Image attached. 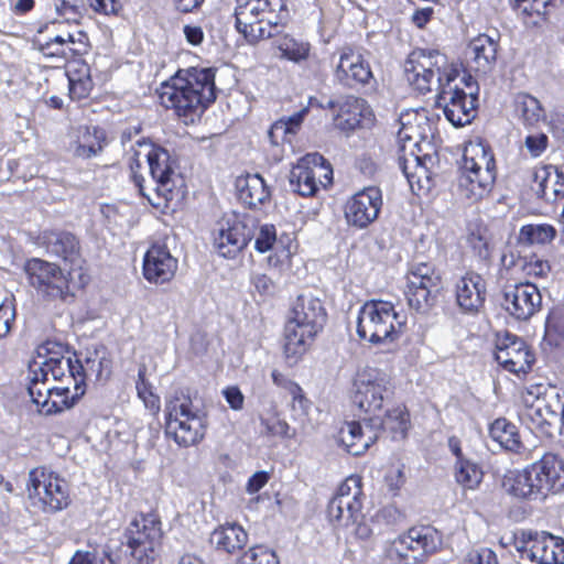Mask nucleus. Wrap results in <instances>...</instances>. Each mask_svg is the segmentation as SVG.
<instances>
[{
	"label": "nucleus",
	"mask_w": 564,
	"mask_h": 564,
	"mask_svg": "<svg viewBox=\"0 0 564 564\" xmlns=\"http://www.w3.org/2000/svg\"><path fill=\"white\" fill-rule=\"evenodd\" d=\"M37 243L45 251L63 261L77 275V285L87 288L91 281L89 265L83 254L80 239L65 229H45L37 236Z\"/></svg>",
	"instance_id": "13"
},
{
	"label": "nucleus",
	"mask_w": 564,
	"mask_h": 564,
	"mask_svg": "<svg viewBox=\"0 0 564 564\" xmlns=\"http://www.w3.org/2000/svg\"><path fill=\"white\" fill-rule=\"evenodd\" d=\"M28 285L47 302L73 303L77 292L86 288L77 285V275L64 270L58 263L32 257L22 267Z\"/></svg>",
	"instance_id": "5"
},
{
	"label": "nucleus",
	"mask_w": 564,
	"mask_h": 564,
	"mask_svg": "<svg viewBox=\"0 0 564 564\" xmlns=\"http://www.w3.org/2000/svg\"><path fill=\"white\" fill-rule=\"evenodd\" d=\"M40 368H44L47 376L51 373L55 381L64 382V379H70L74 383H79L78 381L83 379L79 377V371L82 368V361L75 357H61V358H48L43 362V365L39 366Z\"/></svg>",
	"instance_id": "44"
},
{
	"label": "nucleus",
	"mask_w": 564,
	"mask_h": 564,
	"mask_svg": "<svg viewBox=\"0 0 564 564\" xmlns=\"http://www.w3.org/2000/svg\"><path fill=\"white\" fill-rule=\"evenodd\" d=\"M276 242V230L273 225H263L260 227L258 236L254 241V249L264 253L271 250Z\"/></svg>",
	"instance_id": "61"
},
{
	"label": "nucleus",
	"mask_w": 564,
	"mask_h": 564,
	"mask_svg": "<svg viewBox=\"0 0 564 564\" xmlns=\"http://www.w3.org/2000/svg\"><path fill=\"white\" fill-rule=\"evenodd\" d=\"M436 104L443 107L446 119L455 127L473 121L477 112V87L471 75L460 77L455 68L437 78Z\"/></svg>",
	"instance_id": "6"
},
{
	"label": "nucleus",
	"mask_w": 564,
	"mask_h": 564,
	"mask_svg": "<svg viewBox=\"0 0 564 564\" xmlns=\"http://www.w3.org/2000/svg\"><path fill=\"white\" fill-rule=\"evenodd\" d=\"M147 372V365H140L138 368V379L135 381L137 394L150 413L156 416L161 411V399L160 395L154 392L153 386L148 380Z\"/></svg>",
	"instance_id": "49"
},
{
	"label": "nucleus",
	"mask_w": 564,
	"mask_h": 564,
	"mask_svg": "<svg viewBox=\"0 0 564 564\" xmlns=\"http://www.w3.org/2000/svg\"><path fill=\"white\" fill-rule=\"evenodd\" d=\"M261 424L264 429V433L269 436L291 438L295 434L294 431L291 432V427L288 422L279 417L262 419Z\"/></svg>",
	"instance_id": "60"
},
{
	"label": "nucleus",
	"mask_w": 564,
	"mask_h": 564,
	"mask_svg": "<svg viewBox=\"0 0 564 564\" xmlns=\"http://www.w3.org/2000/svg\"><path fill=\"white\" fill-rule=\"evenodd\" d=\"M68 97L82 106L87 105L94 90V80L89 64L83 58H74L66 67Z\"/></svg>",
	"instance_id": "32"
},
{
	"label": "nucleus",
	"mask_w": 564,
	"mask_h": 564,
	"mask_svg": "<svg viewBox=\"0 0 564 564\" xmlns=\"http://www.w3.org/2000/svg\"><path fill=\"white\" fill-rule=\"evenodd\" d=\"M278 48L283 57L294 63L306 61L311 53L308 42L295 39L290 34H285L279 40Z\"/></svg>",
	"instance_id": "51"
},
{
	"label": "nucleus",
	"mask_w": 564,
	"mask_h": 564,
	"mask_svg": "<svg viewBox=\"0 0 564 564\" xmlns=\"http://www.w3.org/2000/svg\"><path fill=\"white\" fill-rule=\"evenodd\" d=\"M250 238L248 226L234 215L221 219L214 243L221 257L232 259L247 247Z\"/></svg>",
	"instance_id": "28"
},
{
	"label": "nucleus",
	"mask_w": 564,
	"mask_h": 564,
	"mask_svg": "<svg viewBox=\"0 0 564 564\" xmlns=\"http://www.w3.org/2000/svg\"><path fill=\"white\" fill-rule=\"evenodd\" d=\"M547 397V387L540 383H532L520 391V398L523 406H535L544 402Z\"/></svg>",
	"instance_id": "58"
},
{
	"label": "nucleus",
	"mask_w": 564,
	"mask_h": 564,
	"mask_svg": "<svg viewBox=\"0 0 564 564\" xmlns=\"http://www.w3.org/2000/svg\"><path fill=\"white\" fill-rule=\"evenodd\" d=\"M215 77L212 67L181 68L158 88L159 104L184 123L194 122L217 99Z\"/></svg>",
	"instance_id": "1"
},
{
	"label": "nucleus",
	"mask_w": 564,
	"mask_h": 564,
	"mask_svg": "<svg viewBox=\"0 0 564 564\" xmlns=\"http://www.w3.org/2000/svg\"><path fill=\"white\" fill-rule=\"evenodd\" d=\"M364 484L359 475L348 476L327 505L329 522H343L345 516L356 519L364 508Z\"/></svg>",
	"instance_id": "21"
},
{
	"label": "nucleus",
	"mask_w": 564,
	"mask_h": 564,
	"mask_svg": "<svg viewBox=\"0 0 564 564\" xmlns=\"http://www.w3.org/2000/svg\"><path fill=\"white\" fill-rule=\"evenodd\" d=\"M370 425L389 433L392 440H404L411 429V414L404 403H399L388 409L383 415L381 412L377 423Z\"/></svg>",
	"instance_id": "38"
},
{
	"label": "nucleus",
	"mask_w": 564,
	"mask_h": 564,
	"mask_svg": "<svg viewBox=\"0 0 564 564\" xmlns=\"http://www.w3.org/2000/svg\"><path fill=\"white\" fill-rule=\"evenodd\" d=\"M107 144L108 133L105 128L97 124L79 126L73 142L74 155L89 160L100 155Z\"/></svg>",
	"instance_id": "34"
},
{
	"label": "nucleus",
	"mask_w": 564,
	"mask_h": 564,
	"mask_svg": "<svg viewBox=\"0 0 564 564\" xmlns=\"http://www.w3.org/2000/svg\"><path fill=\"white\" fill-rule=\"evenodd\" d=\"M398 164L404 174L405 178L409 182V185L412 192L416 195L421 191H429L432 185V172L425 166L423 160L411 152L410 158H406L404 154L399 155Z\"/></svg>",
	"instance_id": "40"
},
{
	"label": "nucleus",
	"mask_w": 564,
	"mask_h": 564,
	"mask_svg": "<svg viewBox=\"0 0 564 564\" xmlns=\"http://www.w3.org/2000/svg\"><path fill=\"white\" fill-rule=\"evenodd\" d=\"M489 437L499 446L514 454L524 449L518 427L506 417H498L488 427Z\"/></svg>",
	"instance_id": "41"
},
{
	"label": "nucleus",
	"mask_w": 564,
	"mask_h": 564,
	"mask_svg": "<svg viewBox=\"0 0 564 564\" xmlns=\"http://www.w3.org/2000/svg\"><path fill=\"white\" fill-rule=\"evenodd\" d=\"M513 117L525 129L536 128L546 120V112L541 101L529 93H518L512 99Z\"/></svg>",
	"instance_id": "36"
},
{
	"label": "nucleus",
	"mask_w": 564,
	"mask_h": 564,
	"mask_svg": "<svg viewBox=\"0 0 564 564\" xmlns=\"http://www.w3.org/2000/svg\"><path fill=\"white\" fill-rule=\"evenodd\" d=\"M443 290L440 270L431 262L411 265L405 274L404 296L408 305L417 313H426L435 306Z\"/></svg>",
	"instance_id": "14"
},
{
	"label": "nucleus",
	"mask_w": 564,
	"mask_h": 564,
	"mask_svg": "<svg viewBox=\"0 0 564 564\" xmlns=\"http://www.w3.org/2000/svg\"><path fill=\"white\" fill-rule=\"evenodd\" d=\"M144 148H135L133 149V154L129 160V170H130V178L133 182L134 186L138 188L140 196L144 198H150L144 192V182L145 178L141 174L142 164L140 161V156L143 153Z\"/></svg>",
	"instance_id": "57"
},
{
	"label": "nucleus",
	"mask_w": 564,
	"mask_h": 564,
	"mask_svg": "<svg viewBox=\"0 0 564 564\" xmlns=\"http://www.w3.org/2000/svg\"><path fill=\"white\" fill-rule=\"evenodd\" d=\"M333 166L321 153H307L297 160L290 174V184L302 197H314L333 185Z\"/></svg>",
	"instance_id": "15"
},
{
	"label": "nucleus",
	"mask_w": 564,
	"mask_h": 564,
	"mask_svg": "<svg viewBox=\"0 0 564 564\" xmlns=\"http://www.w3.org/2000/svg\"><path fill=\"white\" fill-rule=\"evenodd\" d=\"M57 25H59V22H57L56 20L48 21L40 25L37 29V34L33 40V43L36 46L37 51L42 53L45 57L66 58L67 50L64 45L63 34H54L50 37L42 36L45 32L53 34V30Z\"/></svg>",
	"instance_id": "42"
},
{
	"label": "nucleus",
	"mask_w": 564,
	"mask_h": 564,
	"mask_svg": "<svg viewBox=\"0 0 564 564\" xmlns=\"http://www.w3.org/2000/svg\"><path fill=\"white\" fill-rule=\"evenodd\" d=\"M401 516V512L394 506H386L379 509L371 518H366L362 511H360L356 519L349 518L348 514H346L343 522L330 523L337 529L350 528V534L355 541L365 545H372L376 535L380 534V532L376 530V524L380 520L389 521L391 519L392 521H397Z\"/></svg>",
	"instance_id": "26"
},
{
	"label": "nucleus",
	"mask_w": 564,
	"mask_h": 564,
	"mask_svg": "<svg viewBox=\"0 0 564 564\" xmlns=\"http://www.w3.org/2000/svg\"><path fill=\"white\" fill-rule=\"evenodd\" d=\"M236 564H280V562L273 550L256 545L246 551Z\"/></svg>",
	"instance_id": "54"
},
{
	"label": "nucleus",
	"mask_w": 564,
	"mask_h": 564,
	"mask_svg": "<svg viewBox=\"0 0 564 564\" xmlns=\"http://www.w3.org/2000/svg\"><path fill=\"white\" fill-rule=\"evenodd\" d=\"M498 174L494 149L488 140L477 137L464 149L457 169V193L470 204L488 197Z\"/></svg>",
	"instance_id": "2"
},
{
	"label": "nucleus",
	"mask_w": 564,
	"mask_h": 564,
	"mask_svg": "<svg viewBox=\"0 0 564 564\" xmlns=\"http://www.w3.org/2000/svg\"><path fill=\"white\" fill-rule=\"evenodd\" d=\"M454 471L456 482L465 490L477 489L484 478V471L479 464L469 458L455 462Z\"/></svg>",
	"instance_id": "48"
},
{
	"label": "nucleus",
	"mask_w": 564,
	"mask_h": 564,
	"mask_svg": "<svg viewBox=\"0 0 564 564\" xmlns=\"http://www.w3.org/2000/svg\"><path fill=\"white\" fill-rule=\"evenodd\" d=\"M406 329V317L384 300H368L359 308L357 335L371 344L393 343Z\"/></svg>",
	"instance_id": "7"
},
{
	"label": "nucleus",
	"mask_w": 564,
	"mask_h": 564,
	"mask_svg": "<svg viewBox=\"0 0 564 564\" xmlns=\"http://www.w3.org/2000/svg\"><path fill=\"white\" fill-rule=\"evenodd\" d=\"M82 370L79 377L83 379L84 393L86 392L87 380L105 383L112 375V361L107 357H88L85 362H82Z\"/></svg>",
	"instance_id": "45"
},
{
	"label": "nucleus",
	"mask_w": 564,
	"mask_h": 564,
	"mask_svg": "<svg viewBox=\"0 0 564 564\" xmlns=\"http://www.w3.org/2000/svg\"><path fill=\"white\" fill-rule=\"evenodd\" d=\"M56 12L59 17L64 18L66 22L78 23L82 19L79 7L76 0H55Z\"/></svg>",
	"instance_id": "63"
},
{
	"label": "nucleus",
	"mask_w": 564,
	"mask_h": 564,
	"mask_svg": "<svg viewBox=\"0 0 564 564\" xmlns=\"http://www.w3.org/2000/svg\"><path fill=\"white\" fill-rule=\"evenodd\" d=\"M352 387L351 402L356 415L369 424H376L383 409L388 380L379 373L362 371L357 373Z\"/></svg>",
	"instance_id": "16"
},
{
	"label": "nucleus",
	"mask_w": 564,
	"mask_h": 564,
	"mask_svg": "<svg viewBox=\"0 0 564 564\" xmlns=\"http://www.w3.org/2000/svg\"><path fill=\"white\" fill-rule=\"evenodd\" d=\"M532 189L546 203L564 202V171L553 164H540L533 169Z\"/></svg>",
	"instance_id": "30"
},
{
	"label": "nucleus",
	"mask_w": 564,
	"mask_h": 564,
	"mask_svg": "<svg viewBox=\"0 0 564 564\" xmlns=\"http://www.w3.org/2000/svg\"><path fill=\"white\" fill-rule=\"evenodd\" d=\"M166 431L176 444L189 447L200 443L207 431L206 414L200 412L188 393L175 391L165 402Z\"/></svg>",
	"instance_id": "9"
},
{
	"label": "nucleus",
	"mask_w": 564,
	"mask_h": 564,
	"mask_svg": "<svg viewBox=\"0 0 564 564\" xmlns=\"http://www.w3.org/2000/svg\"><path fill=\"white\" fill-rule=\"evenodd\" d=\"M53 386L48 384V377L44 368L39 366L34 368L30 367L28 392L32 399V402L39 408L40 402L48 395Z\"/></svg>",
	"instance_id": "52"
},
{
	"label": "nucleus",
	"mask_w": 564,
	"mask_h": 564,
	"mask_svg": "<svg viewBox=\"0 0 564 564\" xmlns=\"http://www.w3.org/2000/svg\"><path fill=\"white\" fill-rule=\"evenodd\" d=\"M502 296L505 310L518 321H528L542 306L540 290L529 281L506 284Z\"/></svg>",
	"instance_id": "22"
},
{
	"label": "nucleus",
	"mask_w": 564,
	"mask_h": 564,
	"mask_svg": "<svg viewBox=\"0 0 564 564\" xmlns=\"http://www.w3.org/2000/svg\"><path fill=\"white\" fill-rule=\"evenodd\" d=\"M162 521L158 513H139L124 531L129 555L135 564H154L163 544Z\"/></svg>",
	"instance_id": "11"
},
{
	"label": "nucleus",
	"mask_w": 564,
	"mask_h": 564,
	"mask_svg": "<svg viewBox=\"0 0 564 564\" xmlns=\"http://www.w3.org/2000/svg\"><path fill=\"white\" fill-rule=\"evenodd\" d=\"M442 544V536L431 525H414L394 539L384 551L389 564H422Z\"/></svg>",
	"instance_id": "12"
},
{
	"label": "nucleus",
	"mask_w": 564,
	"mask_h": 564,
	"mask_svg": "<svg viewBox=\"0 0 564 564\" xmlns=\"http://www.w3.org/2000/svg\"><path fill=\"white\" fill-rule=\"evenodd\" d=\"M138 148H144L150 174L155 182V197L148 198L152 207L163 214L174 210V200L182 197L181 189L176 186V162L170 152L149 138H141L135 142Z\"/></svg>",
	"instance_id": "8"
},
{
	"label": "nucleus",
	"mask_w": 564,
	"mask_h": 564,
	"mask_svg": "<svg viewBox=\"0 0 564 564\" xmlns=\"http://www.w3.org/2000/svg\"><path fill=\"white\" fill-rule=\"evenodd\" d=\"M499 41L481 33L473 37L466 47V58L469 67L476 73L486 74L497 62Z\"/></svg>",
	"instance_id": "31"
},
{
	"label": "nucleus",
	"mask_w": 564,
	"mask_h": 564,
	"mask_svg": "<svg viewBox=\"0 0 564 564\" xmlns=\"http://www.w3.org/2000/svg\"><path fill=\"white\" fill-rule=\"evenodd\" d=\"M334 78L340 86L354 89L370 84L373 80V73L364 55L347 45L339 51Z\"/></svg>",
	"instance_id": "23"
},
{
	"label": "nucleus",
	"mask_w": 564,
	"mask_h": 564,
	"mask_svg": "<svg viewBox=\"0 0 564 564\" xmlns=\"http://www.w3.org/2000/svg\"><path fill=\"white\" fill-rule=\"evenodd\" d=\"M78 382L73 384V391L69 386H53L40 402L39 412L50 415L73 406L84 395L83 381Z\"/></svg>",
	"instance_id": "37"
},
{
	"label": "nucleus",
	"mask_w": 564,
	"mask_h": 564,
	"mask_svg": "<svg viewBox=\"0 0 564 564\" xmlns=\"http://www.w3.org/2000/svg\"><path fill=\"white\" fill-rule=\"evenodd\" d=\"M382 206V191L378 186L364 187L346 200V223L356 229H366L378 219Z\"/></svg>",
	"instance_id": "20"
},
{
	"label": "nucleus",
	"mask_w": 564,
	"mask_h": 564,
	"mask_svg": "<svg viewBox=\"0 0 564 564\" xmlns=\"http://www.w3.org/2000/svg\"><path fill=\"white\" fill-rule=\"evenodd\" d=\"M327 108L333 111L334 127L345 133L370 127L376 120L367 100L358 96L347 95L340 100L330 99Z\"/></svg>",
	"instance_id": "19"
},
{
	"label": "nucleus",
	"mask_w": 564,
	"mask_h": 564,
	"mask_svg": "<svg viewBox=\"0 0 564 564\" xmlns=\"http://www.w3.org/2000/svg\"><path fill=\"white\" fill-rule=\"evenodd\" d=\"M466 241L474 256L481 260L490 259L491 250L485 229L476 227L475 229L470 230L467 235Z\"/></svg>",
	"instance_id": "56"
},
{
	"label": "nucleus",
	"mask_w": 564,
	"mask_h": 564,
	"mask_svg": "<svg viewBox=\"0 0 564 564\" xmlns=\"http://www.w3.org/2000/svg\"><path fill=\"white\" fill-rule=\"evenodd\" d=\"M543 405L544 411L549 414V420H552L555 426L557 422L561 423L558 430L561 435H564V392L556 391L553 394H547Z\"/></svg>",
	"instance_id": "55"
},
{
	"label": "nucleus",
	"mask_w": 564,
	"mask_h": 564,
	"mask_svg": "<svg viewBox=\"0 0 564 564\" xmlns=\"http://www.w3.org/2000/svg\"><path fill=\"white\" fill-rule=\"evenodd\" d=\"M549 143V137L544 132L528 134L524 139L525 149L534 159L540 158L546 151Z\"/></svg>",
	"instance_id": "62"
},
{
	"label": "nucleus",
	"mask_w": 564,
	"mask_h": 564,
	"mask_svg": "<svg viewBox=\"0 0 564 564\" xmlns=\"http://www.w3.org/2000/svg\"><path fill=\"white\" fill-rule=\"evenodd\" d=\"M91 10L105 17H119L123 12L121 0H88Z\"/></svg>",
	"instance_id": "59"
},
{
	"label": "nucleus",
	"mask_w": 564,
	"mask_h": 564,
	"mask_svg": "<svg viewBox=\"0 0 564 564\" xmlns=\"http://www.w3.org/2000/svg\"><path fill=\"white\" fill-rule=\"evenodd\" d=\"M519 416L521 422L538 437L552 438L554 436L557 426L553 424L552 420H549L543 404L523 406Z\"/></svg>",
	"instance_id": "43"
},
{
	"label": "nucleus",
	"mask_w": 564,
	"mask_h": 564,
	"mask_svg": "<svg viewBox=\"0 0 564 564\" xmlns=\"http://www.w3.org/2000/svg\"><path fill=\"white\" fill-rule=\"evenodd\" d=\"M235 29L250 45L280 35L290 22L288 0H235Z\"/></svg>",
	"instance_id": "3"
},
{
	"label": "nucleus",
	"mask_w": 564,
	"mask_h": 564,
	"mask_svg": "<svg viewBox=\"0 0 564 564\" xmlns=\"http://www.w3.org/2000/svg\"><path fill=\"white\" fill-rule=\"evenodd\" d=\"M326 319L327 313L319 299L307 294L296 297L283 334V355L289 366L293 367L302 360Z\"/></svg>",
	"instance_id": "4"
},
{
	"label": "nucleus",
	"mask_w": 564,
	"mask_h": 564,
	"mask_svg": "<svg viewBox=\"0 0 564 564\" xmlns=\"http://www.w3.org/2000/svg\"><path fill=\"white\" fill-rule=\"evenodd\" d=\"M513 258V253H510ZM520 267L523 274L529 279H544L551 273V264L549 260L543 259L536 253H531L525 257H519L517 260L512 259L508 267Z\"/></svg>",
	"instance_id": "50"
},
{
	"label": "nucleus",
	"mask_w": 564,
	"mask_h": 564,
	"mask_svg": "<svg viewBox=\"0 0 564 564\" xmlns=\"http://www.w3.org/2000/svg\"><path fill=\"white\" fill-rule=\"evenodd\" d=\"M544 341L552 347L564 345V311L552 310L546 316Z\"/></svg>",
	"instance_id": "53"
},
{
	"label": "nucleus",
	"mask_w": 564,
	"mask_h": 564,
	"mask_svg": "<svg viewBox=\"0 0 564 564\" xmlns=\"http://www.w3.org/2000/svg\"><path fill=\"white\" fill-rule=\"evenodd\" d=\"M530 468L541 500L564 487V464L557 455L545 453Z\"/></svg>",
	"instance_id": "25"
},
{
	"label": "nucleus",
	"mask_w": 564,
	"mask_h": 564,
	"mask_svg": "<svg viewBox=\"0 0 564 564\" xmlns=\"http://www.w3.org/2000/svg\"><path fill=\"white\" fill-rule=\"evenodd\" d=\"M446 56L436 50L416 48L412 51L404 64V74L409 85L421 95L432 91V85L440 76L449 70L441 72Z\"/></svg>",
	"instance_id": "18"
},
{
	"label": "nucleus",
	"mask_w": 564,
	"mask_h": 564,
	"mask_svg": "<svg viewBox=\"0 0 564 564\" xmlns=\"http://www.w3.org/2000/svg\"><path fill=\"white\" fill-rule=\"evenodd\" d=\"M210 542L217 551L235 554L247 545L248 533L237 523H226L212 532Z\"/></svg>",
	"instance_id": "39"
},
{
	"label": "nucleus",
	"mask_w": 564,
	"mask_h": 564,
	"mask_svg": "<svg viewBox=\"0 0 564 564\" xmlns=\"http://www.w3.org/2000/svg\"><path fill=\"white\" fill-rule=\"evenodd\" d=\"M556 229L550 224H527L521 226L518 242L524 246L547 245L556 237Z\"/></svg>",
	"instance_id": "47"
},
{
	"label": "nucleus",
	"mask_w": 564,
	"mask_h": 564,
	"mask_svg": "<svg viewBox=\"0 0 564 564\" xmlns=\"http://www.w3.org/2000/svg\"><path fill=\"white\" fill-rule=\"evenodd\" d=\"M486 297L487 282L480 273L468 270L455 282L456 304L464 313H479L485 306Z\"/></svg>",
	"instance_id": "27"
},
{
	"label": "nucleus",
	"mask_w": 564,
	"mask_h": 564,
	"mask_svg": "<svg viewBox=\"0 0 564 564\" xmlns=\"http://www.w3.org/2000/svg\"><path fill=\"white\" fill-rule=\"evenodd\" d=\"M523 552L538 564H564V539L549 532L530 533Z\"/></svg>",
	"instance_id": "29"
},
{
	"label": "nucleus",
	"mask_w": 564,
	"mask_h": 564,
	"mask_svg": "<svg viewBox=\"0 0 564 564\" xmlns=\"http://www.w3.org/2000/svg\"><path fill=\"white\" fill-rule=\"evenodd\" d=\"M494 358L501 369L520 379L532 371L536 360L533 348L508 330L496 333Z\"/></svg>",
	"instance_id": "17"
},
{
	"label": "nucleus",
	"mask_w": 564,
	"mask_h": 564,
	"mask_svg": "<svg viewBox=\"0 0 564 564\" xmlns=\"http://www.w3.org/2000/svg\"><path fill=\"white\" fill-rule=\"evenodd\" d=\"M236 189L238 199L250 209L261 210L271 202V189L258 173L238 176Z\"/></svg>",
	"instance_id": "33"
},
{
	"label": "nucleus",
	"mask_w": 564,
	"mask_h": 564,
	"mask_svg": "<svg viewBox=\"0 0 564 564\" xmlns=\"http://www.w3.org/2000/svg\"><path fill=\"white\" fill-rule=\"evenodd\" d=\"M462 564H498L497 554L488 547L470 551Z\"/></svg>",
	"instance_id": "64"
},
{
	"label": "nucleus",
	"mask_w": 564,
	"mask_h": 564,
	"mask_svg": "<svg viewBox=\"0 0 564 564\" xmlns=\"http://www.w3.org/2000/svg\"><path fill=\"white\" fill-rule=\"evenodd\" d=\"M343 444L347 447V452L354 456H360L367 452L373 443L371 436L365 437L361 424L358 421L346 423V427L340 431Z\"/></svg>",
	"instance_id": "46"
},
{
	"label": "nucleus",
	"mask_w": 564,
	"mask_h": 564,
	"mask_svg": "<svg viewBox=\"0 0 564 564\" xmlns=\"http://www.w3.org/2000/svg\"><path fill=\"white\" fill-rule=\"evenodd\" d=\"M26 491L32 505L45 514L63 511L73 502L69 482L47 466L29 471Z\"/></svg>",
	"instance_id": "10"
},
{
	"label": "nucleus",
	"mask_w": 564,
	"mask_h": 564,
	"mask_svg": "<svg viewBox=\"0 0 564 564\" xmlns=\"http://www.w3.org/2000/svg\"><path fill=\"white\" fill-rule=\"evenodd\" d=\"M501 486L503 490L518 500L536 501L541 500L536 491L534 477L530 465L525 468L507 470L502 476Z\"/></svg>",
	"instance_id": "35"
},
{
	"label": "nucleus",
	"mask_w": 564,
	"mask_h": 564,
	"mask_svg": "<svg viewBox=\"0 0 564 564\" xmlns=\"http://www.w3.org/2000/svg\"><path fill=\"white\" fill-rule=\"evenodd\" d=\"M178 269V260L164 243L154 242L145 251L142 261L143 278L151 284L170 283Z\"/></svg>",
	"instance_id": "24"
}]
</instances>
